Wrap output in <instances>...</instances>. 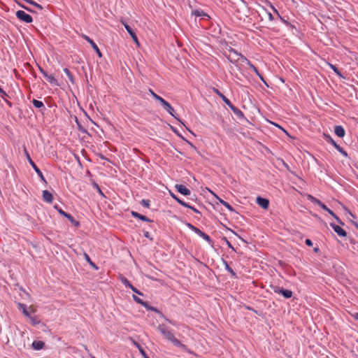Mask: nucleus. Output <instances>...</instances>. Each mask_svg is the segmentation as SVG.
I'll return each mask as SVG.
<instances>
[{"label":"nucleus","mask_w":358,"mask_h":358,"mask_svg":"<svg viewBox=\"0 0 358 358\" xmlns=\"http://www.w3.org/2000/svg\"><path fill=\"white\" fill-rule=\"evenodd\" d=\"M308 198L311 202H313L315 204L318 205L323 210L327 211L329 214H330L332 217H334L338 222H341L340 219L336 216V215L331 209H329L325 204L322 203L319 199L313 196L312 195H308Z\"/></svg>","instance_id":"obj_1"},{"label":"nucleus","mask_w":358,"mask_h":358,"mask_svg":"<svg viewBox=\"0 0 358 358\" xmlns=\"http://www.w3.org/2000/svg\"><path fill=\"white\" fill-rule=\"evenodd\" d=\"M24 153H25V155H26V157L29 162V163L30 164V165L32 166V168L34 169V171L36 172V173L38 174V176L40 177V178L41 179L42 181H43L44 182H46V180L42 173V172L41 171V170L38 168V166L36 165V164L33 162V160L31 159L29 152H27V149L24 148Z\"/></svg>","instance_id":"obj_2"},{"label":"nucleus","mask_w":358,"mask_h":358,"mask_svg":"<svg viewBox=\"0 0 358 358\" xmlns=\"http://www.w3.org/2000/svg\"><path fill=\"white\" fill-rule=\"evenodd\" d=\"M272 289L275 293L282 294L285 299H289L292 296V292L289 289H285L278 286H273Z\"/></svg>","instance_id":"obj_3"},{"label":"nucleus","mask_w":358,"mask_h":358,"mask_svg":"<svg viewBox=\"0 0 358 358\" xmlns=\"http://www.w3.org/2000/svg\"><path fill=\"white\" fill-rule=\"evenodd\" d=\"M16 16L19 20L27 23H30L33 21L32 17L23 10L17 11Z\"/></svg>","instance_id":"obj_4"},{"label":"nucleus","mask_w":358,"mask_h":358,"mask_svg":"<svg viewBox=\"0 0 358 358\" xmlns=\"http://www.w3.org/2000/svg\"><path fill=\"white\" fill-rule=\"evenodd\" d=\"M171 197L173 199H174L178 203H179L180 205H182V206H185L186 208H190L192 209L194 212L196 213H200V212L196 209L193 206H189L187 203L185 202L184 201L180 199L176 194H174L173 193H170Z\"/></svg>","instance_id":"obj_5"},{"label":"nucleus","mask_w":358,"mask_h":358,"mask_svg":"<svg viewBox=\"0 0 358 358\" xmlns=\"http://www.w3.org/2000/svg\"><path fill=\"white\" fill-rule=\"evenodd\" d=\"M83 38L91 45L92 48L95 50L99 57H102V53L101 52L99 48L96 45V44L94 42L92 39H91L89 36L84 35Z\"/></svg>","instance_id":"obj_6"},{"label":"nucleus","mask_w":358,"mask_h":358,"mask_svg":"<svg viewBox=\"0 0 358 358\" xmlns=\"http://www.w3.org/2000/svg\"><path fill=\"white\" fill-rule=\"evenodd\" d=\"M58 212L59 213L60 215L66 217L71 222V223H72L74 226H76V227L79 226V222L76 220L72 215L66 213L65 211H64L62 209L58 210Z\"/></svg>","instance_id":"obj_7"},{"label":"nucleus","mask_w":358,"mask_h":358,"mask_svg":"<svg viewBox=\"0 0 358 358\" xmlns=\"http://www.w3.org/2000/svg\"><path fill=\"white\" fill-rule=\"evenodd\" d=\"M158 330L160 331L162 334L164 336V337L171 341L172 338L174 337V335L169 330H166L162 326H159Z\"/></svg>","instance_id":"obj_8"},{"label":"nucleus","mask_w":358,"mask_h":358,"mask_svg":"<svg viewBox=\"0 0 358 358\" xmlns=\"http://www.w3.org/2000/svg\"><path fill=\"white\" fill-rule=\"evenodd\" d=\"M257 203L261 206L263 209L266 210L269 206V201L267 199L258 196L257 198Z\"/></svg>","instance_id":"obj_9"},{"label":"nucleus","mask_w":358,"mask_h":358,"mask_svg":"<svg viewBox=\"0 0 358 358\" xmlns=\"http://www.w3.org/2000/svg\"><path fill=\"white\" fill-rule=\"evenodd\" d=\"M328 141L336 148V149L345 157H348V153L340 145H338L330 136H328Z\"/></svg>","instance_id":"obj_10"},{"label":"nucleus","mask_w":358,"mask_h":358,"mask_svg":"<svg viewBox=\"0 0 358 358\" xmlns=\"http://www.w3.org/2000/svg\"><path fill=\"white\" fill-rule=\"evenodd\" d=\"M175 188L178 192L185 196H188L191 193L190 190L183 185H176Z\"/></svg>","instance_id":"obj_11"},{"label":"nucleus","mask_w":358,"mask_h":358,"mask_svg":"<svg viewBox=\"0 0 358 358\" xmlns=\"http://www.w3.org/2000/svg\"><path fill=\"white\" fill-rule=\"evenodd\" d=\"M331 227L334 229V231L340 236L345 237L347 234L346 231L342 229L340 226L335 224L331 223Z\"/></svg>","instance_id":"obj_12"},{"label":"nucleus","mask_w":358,"mask_h":358,"mask_svg":"<svg viewBox=\"0 0 358 358\" xmlns=\"http://www.w3.org/2000/svg\"><path fill=\"white\" fill-rule=\"evenodd\" d=\"M189 226L193 229V231H194L198 235H199L203 239H205L207 241H210V236L208 234H206L204 232L201 231L199 229L192 226V224H189Z\"/></svg>","instance_id":"obj_13"},{"label":"nucleus","mask_w":358,"mask_h":358,"mask_svg":"<svg viewBox=\"0 0 358 358\" xmlns=\"http://www.w3.org/2000/svg\"><path fill=\"white\" fill-rule=\"evenodd\" d=\"M162 106L164 107V108L171 115H172L173 117H174L175 118H176V117L174 115V109L171 106V105L166 101H164V102H162Z\"/></svg>","instance_id":"obj_14"},{"label":"nucleus","mask_w":358,"mask_h":358,"mask_svg":"<svg viewBox=\"0 0 358 358\" xmlns=\"http://www.w3.org/2000/svg\"><path fill=\"white\" fill-rule=\"evenodd\" d=\"M214 92L217 94L222 101L228 106H230L232 103L230 101L229 99H227L223 94H222L217 89H213Z\"/></svg>","instance_id":"obj_15"},{"label":"nucleus","mask_w":358,"mask_h":358,"mask_svg":"<svg viewBox=\"0 0 358 358\" xmlns=\"http://www.w3.org/2000/svg\"><path fill=\"white\" fill-rule=\"evenodd\" d=\"M43 199L45 201L48 203H52L53 200V196L52 194L48 190H44L43 191Z\"/></svg>","instance_id":"obj_16"},{"label":"nucleus","mask_w":358,"mask_h":358,"mask_svg":"<svg viewBox=\"0 0 358 358\" xmlns=\"http://www.w3.org/2000/svg\"><path fill=\"white\" fill-rule=\"evenodd\" d=\"M44 77L46 78V80L52 85H58V82L55 78V76L52 74H48V73L45 74Z\"/></svg>","instance_id":"obj_17"},{"label":"nucleus","mask_w":358,"mask_h":358,"mask_svg":"<svg viewBox=\"0 0 358 358\" xmlns=\"http://www.w3.org/2000/svg\"><path fill=\"white\" fill-rule=\"evenodd\" d=\"M131 215L133 217H134L136 218H138L143 221L148 222H151V220L148 217H147L146 216L143 215L137 212L132 211Z\"/></svg>","instance_id":"obj_18"},{"label":"nucleus","mask_w":358,"mask_h":358,"mask_svg":"<svg viewBox=\"0 0 358 358\" xmlns=\"http://www.w3.org/2000/svg\"><path fill=\"white\" fill-rule=\"evenodd\" d=\"M45 343L41 341H34L32 343V347L34 350H39L43 348Z\"/></svg>","instance_id":"obj_19"},{"label":"nucleus","mask_w":358,"mask_h":358,"mask_svg":"<svg viewBox=\"0 0 358 358\" xmlns=\"http://www.w3.org/2000/svg\"><path fill=\"white\" fill-rule=\"evenodd\" d=\"M334 132L338 137H343L345 136V130L342 126H336Z\"/></svg>","instance_id":"obj_20"},{"label":"nucleus","mask_w":358,"mask_h":358,"mask_svg":"<svg viewBox=\"0 0 358 358\" xmlns=\"http://www.w3.org/2000/svg\"><path fill=\"white\" fill-rule=\"evenodd\" d=\"M234 54L235 55V56H236L238 57V62H240L242 63L245 62L248 66H249V64H251V62L245 56L242 55L241 53L234 52Z\"/></svg>","instance_id":"obj_21"},{"label":"nucleus","mask_w":358,"mask_h":358,"mask_svg":"<svg viewBox=\"0 0 358 358\" xmlns=\"http://www.w3.org/2000/svg\"><path fill=\"white\" fill-rule=\"evenodd\" d=\"M234 54L235 55V56H236L238 57V62H240L242 63L245 62L248 66H249V64H251V62L245 56L242 55L241 53L234 52Z\"/></svg>","instance_id":"obj_22"},{"label":"nucleus","mask_w":358,"mask_h":358,"mask_svg":"<svg viewBox=\"0 0 358 358\" xmlns=\"http://www.w3.org/2000/svg\"><path fill=\"white\" fill-rule=\"evenodd\" d=\"M234 52H237L234 50L231 49L229 50V54L227 56L228 59L233 63L238 62V57L235 56Z\"/></svg>","instance_id":"obj_23"},{"label":"nucleus","mask_w":358,"mask_h":358,"mask_svg":"<svg viewBox=\"0 0 358 358\" xmlns=\"http://www.w3.org/2000/svg\"><path fill=\"white\" fill-rule=\"evenodd\" d=\"M174 345L177 347H180L184 350H187V347L185 345L182 344L178 339H177L175 336L172 338V340L170 341Z\"/></svg>","instance_id":"obj_24"},{"label":"nucleus","mask_w":358,"mask_h":358,"mask_svg":"<svg viewBox=\"0 0 358 358\" xmlns=\"http://www.w3.org/2000/svg\"><path fill=\"white\" fill-rule=\"evenodd\" d=\"M192 15L196 16V17H208V15L205 13L203 10H194L192 11Z\"/></svg>","instance_id":"obj_25"},{"label":"nucleus","mask_w":358,"mask_h":358,"mask_svg":"<svg viewBox=\"0 0 358 358\" xmlns=\"http://www.w3.org/2000/svg\"><path fill=\"white\" fill-rule=\"evenodd\" d=\"M122 23L124 24V28L126 29V30L128 31V33L129 34V35L131 36V37H132L134 35L136 34V33L134 32V31L132 29V28L128 25L127 23H125L124 22H123L122 20H121Z\"/></svg>","instance_id":"obj_26"},{"label":"nucleus","mask_w":358,"mask_h":358,"mask_svg":"<svg viewBox=\"0 0 358 358\" xmlns=\"http://www.w3.org/2000/svg\"><path fill=\"white\" fill-rule=\"evenodd\" d=\"M255 73L257 76H259V78L264 82V78L263 76L259 73V72L258 71L257 69L251 63V64H249V66H248Z\"/></svg>","instance_id":"obj_27"},{"label":"nucleus","mask_w":358,"mask_h":358,"mask_svg":"<svg viewBox=\"0 0 358 358\" xmlns=\"http://www.w3.org/2000/svg\"><path fill=\"white\" fill-rule=\"evenodd\" d=\"M229 108L238 116H243V113L242 111L239 109H238L236 107H235L233 104H231Z\"/></svg>","instance_id":"obj_28"},{"label":"nucleus","mask_w":358,"mask_h":358,"mask_svg":"<svg viewBox=\"0 0 358 358\" xmlns=\"http://www.w3.org/2000/svg\"><path fill=\"white\" fill-rule=\"evenodd\" d=\"M18 306L20 308V309H22V313L24 314V316L26 317H29V313L27 311V306L23 304V303H18Z\"/></svg>","instance_id":"obj_29"},{"label":"nucleus","mask_w":358,"mask_h":358,"mask_svg":"<svg viewBox=\"0 0 358 358\" xmlns=\"http://www.w3.org/2000/svg\"><path fill=\"white\" fill-rule=\"evenodd\" d=\"M219 201L221 204H222L224 206H225L227 209H229L230 211L233 212L234 211V208L229 203H227V201L221 199H219Z\"/></svg>","instance_id":"obj_30"},{"label":"nucleus","mask_w":358,"mask_h":358,"mask_svg":"<svg viewBox=\"0 0 358 358\" xmlns=\"http://www.w3.org/2000/svg\"><path fill=\"white\" fill-rule=\"evenodd\" d=\"M150 92L152 96L154 97V99L155 100L159 101L162 105V102H164V101H166L162 97H161L160 96H159L156 93H155L152 90H150Z\"/></svg>","instance_id":"obj_31"},{"label":"nucleus","mask_w":358,"mask_h":358,"mask_svg":"<svg viewBox=\"0 0 358 358\" xmlns=\"http://www.w3.org/2000/svg\"><path fill=\"white\" fill-rule=\"evenodd\" d=\"M32 103L36 108H44V104L41 101H38L36 99H33Z\"/></svg>","instance_id":"obj_32"},{"label":"nucleus","mask_w":358,"mask_h":358,"mask_svg":"<svg viewBox=\"0 0 358 358\" xmlns=\"http://www.w3.org/2000/svg\"><path fill=\"white\" fill-rule=\"evenodd\" d=\"M28 318L30 320V321L33 325L38 324L41 322L40 320L36 316L32 317V316L29 315V317H28Z\"/></svg>","instance_id":"obj_33"},{"label":"nucleus","mask_w":358,"mask_h":358,"mask_svg":"<svg viewBox=\"0 0 358 358\" xmlns=\"http://www.w3.org/2000/svg\"><path fill=\"white\" fill-rule=\"evenodd\" d=\"M224 266H225V268L227 271H228L231 275L234 277V278H236V275L235 273V272L233 271V269L228 265L227 262H224Z\"/></svg>","instance_id":"obj_34"},{"label":"nucleus","mask_w":358,"mask_h":358,"mask_svg":"<svg viewBox=\"0 0 358 358\" xmlns=\"http://www.w3.org/2000/svg\"><path fill=\"white\" fill-rule=\"evenodd\" d=\"M121 282L127 287L131 288L132 285L130 283V282L125 278V277H121L120 278Z\"/></svg>","instance_id":"obj_35"},{"label":"nucleus","mask_w":358,"mask_h":358,"mask_svg":"<svg viewBox=\"0 0 358 358\" xmlns=\"http://www.w3.org/2000/svg\"><path fill=\"white\" fill-rule=\"evenodd\" d=\"M64 72L66 73V75L68 76V78H69V80L71 81V82H73V76L71 73V72L67 69V68H65L64 69Z\"/></svg>","instance_id":"obj_36"},{"label":"nucleus","mask_w":358,"mask_h":358,"mask_svg":"<svg viewBox=\"0 0 358 358\" xmlns=\"http://www.w3.org/2000/svg\"><path fill=\"white\" fill-rule=\"evenodd\" d=\"M24 1L27 3H29V4L34 5V6L39 8L40 10L43 9V7L40 4L36 3L35 1H34L32 0H24Z\"/></svg>","instance_id":"obj_37"},{"label":"nucleus","mask_w":358,"mask_h":358,"mask_svg":"<svg viewBox=\"0 0 358 358\" xmlns=\"http://www.w3.org/2000/svg\"><path fill=\"white\" fill-rule=\"evenodd\" d=\"M133 299H134V300L136 303H140V304L143 305V306H145V303L142 299H141L140 298L137 297L136 296L133 295Z\"/></svg>","instance_id":"obj_38"},{"label":"nucleus","mask_w":358,"mask_h":358,"mask_svg":"<svg viewBox=\"0 0 358 358\" xmlns=\"http://www.w3.org/2000/svg\"><path fill=\"white\" fill-rule=\"evenodd\" d=\"M93 186H94V187L97 190V192H99V194L101 196H104V194H103V192L101 191V189H100V187H99V185H98L97 183L94 182V183L93 184Z\"/></svg>","instance_id":"obj_39"},{"label":"nucleus","mask_w":358,"mask_h":358,"mask_svg":"<svg viewBox=\"0 0 358 358\" xmlns=\"http://www.w3.org/2000/svg\"><path fill=\"white\" fill-rule=\"evenodd\" d=\"M329 66L338 76H341V72L334 65L329 64Z\"/></svg>","instance_id":"obj_40"},{"label":"nucleus","mask_w":358,"mask_h":358,"mask_svg":"<svg viewBox=\"0 0 358 358\" xmlns=\"http://www.w3.org/2000/svg\"><path fill=\"white\" fill-rule=\"evenodd\" d=\"M141 203L145 208L150 207V201L149 200L143 199Z\"/></svg>","instance_id":"obj_41"},{"label":"nucleus","mask_w":358,"mask_h":358,"mask_svg":"<svg viewBox=\"0 0 358 358\" xmlns=\"http://www.w3.org/2000/svg\"><path fill=\"white\" fill-rule=\"evenodd\" d=\"M131 38H132L134 42L137 45V46H139L140 43H139V41H138L136 34L134 35Z\"/></svg>","instance_id":"obj_42"},{"label":"nucleus","mask_w":358,"mask_h":358,"mask_svg":"<svg viewBox=\"0 0 358 358\" xmlns=\"http://www.w3.org/2000/svg\"><path fill=\"white\" fill-rule=\"evenodd\" d=\"M134 292L138 294V295H143V294L138 291L135 287H134L133 285L131 286V287L130 288Z\"/></svg>","instance_id":"obj_43"},{"label":"nucleus","mask_w":358,"mask_h":358,"mask_svg":"<svg viewBox=\"0 0 358 358\" xmlns=\"http://www.w3.org/2000/svg\"><path fill=\"white\" fill-rule=\"evenodd\" d=\"M139 352L144 358L148 357L147 354L145 353V351L142 348H139Z\"/></svg>","instance_id":"obj_44"},{"label":"nucleus","mask_w":358,"mask_h":358,"mask_svg":"<svg viewBox=\"0 0 358 358\" xmlns=\"http://www.w3.org/2000/svg\"><path fill=\"white\" fill-rule=\"evenodd\" d=\"M305 243H306V244L308 246H312L313 245V242H312V241L310 239H306Z\"/></svg>","instance_id":"obj_45"},{"label":"nucleus","mask_w":358,"mask_h":358,"mask_svg":"<svg viewBox=\"0 0 358 358\" xmlns=\"http://www.w3.org/2000/svg\"><path fill=\"white\" fill-rule=\"evenodd\" d=\"M0 94L2 97L7 96L6 92L0 87Z\"/></svg>","instance_id":"obj_46"},{"label":"nucleus","mask_w":358,"mask_h":358,"mask_svg":"<svg viewBox=\"0 0 358 358\" xmlns=\"http://www.w3.org/2000/svg\"><path fill=\"white\" fill-rule=\"evenodd\" d=\"M85 260L89 263L91 261L90 256L87 253H84Z\"/></svg>","instance_id":"obj_47"},{"label":"nucleus","mask_w":358,"mask_h":358,"mask_svg":"<svg viewBox=\"0 0 358 358\" xmlns=\"http://www.w3.org/2000/svg\"><path fill=\"white\" fill-rule=\"evenodd\" d=\"M39 71L40 72L43 74V76H44L45 74H46L48 72H46L44 69H43L41 67L39 66Z\"/></svg>","instance_id":"obj_48"},{"label":"nucleus","mask_w":358,"mask_h":358,"mask_svg":"<svg viewBox=\"0 0 358 358\" xmlns=\"http://www.w3.org/2000/svg\"><path fill=\"white\" fill-rule=\"evenodd\" d=\"M39 71L40 72L43 74V76H44L45 74H46L48 72H46L44 69H43L41 67L39 66Z\"/></svg>","instance_id":"obj_49"},{"label":"nucleus","mask_w":358,"mask_h":358,"mask_svg":"<svg viewBox=\"0 0 358 358\" xmlns=\"http://www.w3.org/2000/svg\"><path fill=\"white\" fill-rule=\"evenodd\" d=\"M275 125L276 127H279L280 129H282V131H283L286 134H287V135H288V133L287 132V131H286V130H285L283 128H282L280 126H279V125H278V124H275Z\"/></svg>","instance_id":"obj_50"},{"label":"nucleus","mask_w":358,"mask_h":358,"mask_svg":"<svg viewBox=\"0 0 358 358\" xmlns=\"http://www.w3.org/2000/svg\"><path fill=\"white\" fill-rule=\"evenodd\" d=\"M355 320H358V313H355L352 315Z\"/></svg>","instance_id":"obj_51"},{"label":"nucleus","mask_w":358,"mask_h":358,"mask_svg":"<svg viewBox=\"0 0 358 358\" xmlns=\"http://www.w3.org/2000/svg\"><path fill=\"white\" fill-rule=\"evenodd\" d=\"M144 236L146 237V238H150V233L148 231H145L144 233Z\"/></svg>","instance_id":"obj_52"},{"label":"nucleus","mask_w":358,"mask_h":358,"mask_svg":"<svg viewBox=\"0 0 358 358\" xmlns=\"http://www.w3.org/2000/svg\"><path fill=\"white\" fill-rule=\"evenodd\" d=\"M268 18H269L270 20H273V15L271 13H268Z\"/></svg>","instance_id":"obj_53"},{"label":"nucleus","mask_w":358,"mask_h":358,"mask_svg":"<svg viewBox=\"0 0 358 358\" xmlns=\"http://www.w3.org/2000/svg\"><path fill=\"white\" fill-rule=\"evenodd\" d=\"M89 264L94 268H96L94 263L92 262V260L89 262Z\"/></svg>","instance_id":"obj_54"},{"label":"nucleus","mask_w":358,"mask_h":358,"mask_svg":"<svg viewBox=\"0 0 358 358\" xmlns=\"http://www.w3.org/2000/svg\"><path fill=\"white\" fill-rule=\"evenodd\" d=\"M20 6L21 7H22L23 8H24L25 10H29V11H31V10H29L27 7H26V6H23V5H21V4H20Z\"/></svg>","instance_id":"obj_55"},{"label":"nucleus","mask_w":358,"mask_h":358,"mask_svg":"<svg viewBox=\"0 0 358 358\" xmlns=\"http://www.w3.org/2000/svg\"><path fill=\"white\" fill-rule=\"evenodd\" d=\"M134 344H135V345L137 347V348H138V349H139V348H141V346L138 343H136V342H135V343H134Z\"/></svg>","instance_id":"obj_56"},{"label":"nucleus","mask_w":358,"mask_h":358,"mask_svg":"<svg viewBox=\"0 0 358 358\" xmlns=\"http://www.w3.org/2000/svg\"><path fill=\"white\" fill-rule=\"evenodd\" d=\"M134 344H135V345L137 347V348H138V349H139V348H141V346L138 343H136V342H135V343H134Z\"/></svg>","instance_id":"obj_57"},{"label":"nucleus","mask_w":358,"mask_h":358,"mask_svg":"<svg viewBox=\"0 0 358 358\" xmlns=\"http://www.w3.org/2000/svg\"><path fill=\"white\" fill-rule=\"evenodd\" d=\"M314 251H315V252H317L319 251V248H314Z\"/></svg>","instance_id":"obj_58"},{"label":"nucleus","mask_w":358,"mask_h":358,"mask_svg":"<svg viewBox=\"0 0 358 358\" xmlns=\"http://www.w3.org/2000/svg\"><path fill=\"white\" fill-rule=\"evenodd\" d=\"M30 308H31V312L34 313L35 312V310L33 309L31 307H30Z\"/></svg>","instance_id":"obj_59"},{"label":"nucleus","mask_w":358,"mask_h":358,"mask_svg":"<svg viewBox=\"0 0 358 358\" xmlns=\"http://www.w3.org/2000/svg\"><path fill=\"white\" fill-rule=\"evenodd\" d=\"M145 358H149V357L148 356V357H145Z\"/></svg>","instance_id":"obj_60"},{"label":"nucleus","mask_w":358,"mask_h":358,"mask_svg":"<svg viewBox=\"0 0 358 358\" xmlns=\"http://www.w3.org/2000/svg\"><path fill=\"white\" fill-rule=\"evenodd\" d=\"M93 358H94V357H93Z\"/></svg>","instance_id":"obj_61"}]
</instances>
